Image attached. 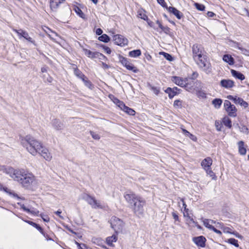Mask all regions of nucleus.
<instances>
[{
  "instance_id": "1",
  "label": "nucleus",
  "mask_w": 249,
  "mask_h": 249,
  "mask_svg": "<svg viewBox=\"0 0 249 249\" xmlns=\"http://www.w3.org/2000/svg\"><path fill=\"white\" fill-rule=\"evenodd\" d=\"M19 141L22 146L33 156H36L38 154L47 161L52 160V156L49 150L43 146L41 142L31 135L20 136Z\"/></svg>"
},
{
  "instance_id": "2",
  "label": "nucleus",
  "mask_w": 249,
  "mask_h": 249,
  "mask_svg": "<svg viewBox=\"0 0 249 249\" xmlns=\"http://www.w3.org/2000/svg\"><path fill=\"white\" fill-rule=\"evenodd\" d=\"M125 200L131 205V208L136 215L142 214L143 212V206L145 204L144 198L131 191H127L124 194Z\"/></svg>"
},
{
  "instance_id": "3",
  "label": "nucleus",
  "mask_w": 249,
  "mask_h": 249,
  "mask_svg": "<svg viewBox=\"0 0 249 249\" xmlns=\"http://www.w3.org/2000/svg\"><path fill=\"white\" fill-rule=\"evenodd\" d=\"M24 187L28 188L35 181V177L31 173L24 169L18 170L14 180Z\"/></svg>"
},
{
  "instance_id": "4",
  "label": "nucleus",
  "mask_w": 249,
  "mask_h": 249,
  "mask_svg": "<svg viewBox=\"0 0 249 249\" xmlns=\"http://www.w3.org/2000/svg\"><path fill=\"white\" fill-rule=\"evenodd\" d=\"M204 50L202 49V56L201 57L195 59L198 67L207 74L210 73L212 71L211 65L206 59V56L204 54Z\"/></svg>"
},
{
  "instance_id": "5",
  "label": "nucleus",
  "mask_w": 249,
  "mask_h": 249,
  "mask_svg": "<svg viewBox=\"0 0 249 249\" xmlns=\"http://www.w3.org/2000/svg\"><path fill=\"white\" fill-rule=\"evenodd\" d=\"M83 198L93 209H102L104 208L99 201L97 200L94 197H92L89 195H86L84 196Z\"/></svg>"
},
{
  "instance_id": "6",
  "label": "nucleus",
  "mask_w": 249,
  "mask_h": 249,
  "mask_svg": "<svg viewBox=\"0 0 249 249\" xmlns=\"http://www.w3.org/2000/svg\"><path fill=\"white\" fill-rule=\"evenodd\" d=\"M110 223L111 228L116 232L121 231L124 226L123 221L115 216H113L111 218Z\"/></svg>"
},
{
  "instance_id": "7",
  "label": "nucleus",
  "mask_w": 249,
  "mask_h": 249,
  "mask_svg": "<svg viewBox=\"0 0 249 249\" xmlns=\"http://www.w3.org/2000/svg\"><path fill=\"white\" fill-rule=\"evenodd\" d=\"M224 107L229 116L235 117L237 116V108L229 100L224 101Z\"/></svg>"
},
{
  "instance_id": "8",
  "label": "nucleus",
  "mask_w": 249,
  "mask_h": 249,
  "mask_svg": "<svg viewBox=\"0 0 249 249\" xmlns=\"http://www.w3.org/2000/svg\"><path fill=\"white\" fill-rule=\"evenodd\" d=\"M119 61L121 64L129 71H131L135 73L138 72V69L135 67L126 58L120 56Z\"/></svg>"
},
{
  "instance_id": "9",
  "label": "nucleus",
  "mask_w": 249,
  "mask_h": 249,
  "mask_svg": "<svg viewBox=\"0 0 249 249\" xmlns=\"http://www.w3.org/2000/svg\"><path fill=\"white\" fill-rule=\"evenodd\" d=\"M202 85V83L199 81H189V79L188 80L187 82H186V85L184 86L185 89L191 92H194L196 90L197 87L198 86L200 87Z\"/></svg>"
},
{
  "instance_id": "10",
  "label": "nucleus",
  "mask_w": 249,
  "mask_h": 249,
  "mask_svg": "<svg viewBox=\"0 0 249 249\" xmlns=\"http://www.w3.org/2000/svg\"><path fill=\"white\" fill-rule=\"evenodd\" d=\"M18 170H15L11 167L2 165L0 166V171L4 173L15 180L17 175V173Z\"/></svg>"
},
{
  "instance_id": "11",
  "label": "nucleus",
  "mask_w": 249,
  "mask_h": 249,
  "mask_svg": "<svg viewBox=\"0 0 249 249\" xmlns=\"http://www.w3.org/2000/svg\"><path fill=\"white\" fill-rule=\"evenodd\" d=\"M113 40L114 43L121 46L127 44V39L121 35H115L113 36Z\"/></svg>"
},
{
  "instance_id": "12",
  "label": "nucleus",
  "mask_w": 249,
  "mask_h": 249,
  "mask_svg": "<svg viewBox=\"0 0 249 249\" xmlns=\"http://www.w3.org/2000/svg\"><path fill=\"white\" fill-rule=\"evenodd\" d=\"M202 49L203 48L200 45L195 44L193 46L192 50L194 60L201 57V56H202Z\"/></svg>"
},
{
  "instance_id": "13",
  "label": "nucleus",
  "mask_w": 249,
  "mask_h": 249,
  "mask_svg": "<svg viewBox=\"0 0 249 249\" xmlns=\"http://www.w3.org/2000/svg\"><path fill=\"white\" fill-rule=\"evenodd\" d=\"M227 98L229 100H232L236 104H239L241 106L246 108L248 107V103L245 101L242 98L238 97L237 96H233L232 95H228Z\"/></svg>"
},
{
  "instance_id": "14",
  "label": "nucleus",
  "mask_w": 249,
  "mask_h": 249,
  "mask_svg": "<svg viewBox=\"0 0 249 249\" xmlns=\"http://www.w3.org/2000/svg\"><path fill=\"white\" fill-rule=\"evenodd\" d=\"M190 78H182L178 76H172L171 78V80L173 82H174L176 85L184 88V86L186 85V82H187L188 79H190Z\"/></svg>"
},
{
  "instance_id": "15",
  "label": "nucleus",
  "mask_w": 249,
  "mask_h": 249,
  "mask_svg": "<svg viewBox=\"0 0 249 249\" xmlns=\"http://www.w3.org/2000/svg\"><path fill=\"white\" fill-rule=\"evenodd\" d=\"M193 241L198 247L203 248L205 246L206 239L203 236L195 237L193 238Z\"/></svg>"
},
{
  "instance_id": "16",
  "label": "nucleus",
  "mask_w": 249,
  "mask_h": 249,
  "mask_svg": "<svg viewBox=\"0 0 249 249\" xmlns=\"http://www.w3.org/2000/svg\"><path fill=\"white\" fill-rule=\"evenodd\" d=\"M220 86L225 89H231L234 86V82L230 79H222L220 83Z\"/></svg>"
},
{
  "instance_id": "17",
  "label": "nucleus",
  "mask_w": 249,
  "mask_h": 249,
  "mask_svg": "<svg viewBox=\"0 0 249 249\" xmlns=\"http://www.w3.org/2000/svg\"><path fill=\"white\" fill-rule=\"evenodd\" d=\"M0 190L3 191L12 197L17 198V199H20V197L18 196V195L16 194L13 191L8 189L6 187H4L2 184L0 183Z\"/></svg>"
},
{
  "instance_id": "18",
  "label": "nucleus",
  "mask_w": 249,
  "mask_h": 249,
  "mask_svg": "<svg viewBox=\"0 0 249 249\" xmlns=\"http://www.w3.org/2000/svg\"><path fill=\"white\" fill-rule=\"evenodd\" d=\"M212 159L210 157H207L202 161L201 165L203 168L205 170L206 169L211 168V166L212 165Z\"/></svg>"
},
{
  "instance_id": "19",
  "label": "nucleus",
  "mask_w": 249,
  "mask_h": 249,
  "mask_svg": "<svg viewBox=\"0 0 249 249\" xmlns=\"http://www.w3.org/2000/svg\"><path fill=\"white\" fill-rule=\"evenodd\" d=\"M83 50L85 55L90 58H92V59L96 58V57H97L98 55H99L101 56L99 52H91V51L88 50L87 49H85V48H83Z\"/></svg>"
},
{
  "instance_id": "20",
  "label": "nucleus",
  "mask_w": 249,
  "mask_h": 249,
  "mask_svg": "<svg viewBox=\"0 0 249 249\" xmlns=\"http://www.w3.org/2000/svg\"><path fill=\"white\" fill-rule=\"evenodd\" d=\"M65 0H50V6L52 10H55L59 5L64 2Z\"/></svg>"
},
{
  "instance_id": "21",
  "label": "nucleus",
  "mask_w": 249,
  "mask_h": 249,
  "mask_svg": "<svg viewBox=\"0 0 249 249\" xmlns=\"http://www.w3.org/2000/svg\"><path fill=\"white\" fill-rule=\"evenodd\" d=\"M168 10L169 12L174 14L179 19L182 17V13L175 7H169L168 8Z\"/></svg>"
},
{
  "instance_id": "22",
  "label": "nucleus",
  "mask_w": 249,
  "mask_h": 249,
  "mask_svg": "<svg viewBox=\"0 0 249 249\" xmlns=\"http://www.w3.org/2000/svg\"><path fill=\"white\" fill-rule=\"evenodd\" d=\"M52 124L53 126L56 130H60L63 127V124L57 119H53L52 121Z\"/></svg>"
},
{
  "instance_id": "23",
  "label": "nucleus",
  "mask_w": 249,
  "mask_h": 249,
  "mask_svg": "<svg viewBox=\"0 0 249 249\" xmlns=\"http://www.w3.org/2000/svg\"><path fill=\"white\" fill-rule=\"evenodd\" d=\"M237 144L239 154L241 155H245L247 152V150L244 146V142L242 141H239Z\"/></svg>"
},
{
  "instance_id": "24",
  "label": "nucleus",
  "mask_w": 249,
  "mask_h": 249,
  "mask_svg": "<svg viewBox=\"0 0 249 249\" xmlns=\"http://www.w3.org/2000/svg\"><path fill=\"white\" fill-rule=\"evenodd\" d=\"M203 225L208 229L212 230L213 226H212L213 224H215L216 222L213 220L208 219H204L203 220Z\"/></svg>"
},
{
  "instance_id": "25",
  "label": "nucleus",
  "mask_w": 249,
  "mask_h": 249,
  "mask_svg": "<svg viewBox=\"0 0 249 249\" xmlns=\"http://www.w3.org/2000/svg\"><path fill=\"white\" fill-rule=\"evenodd\" d=\"M202 85L200 87L198 86L195 91H196V94L198 97L205 98H206V94L204 90H202Z\"/></svg>"
},
{
  "instance_id": "26",
  "label": "nucleus",
  "mask_w": 249,
  "mask_h": 249,
  "mask_svg": "<svg viewBox=\"0 0 249 249\" xmlns=\"http://www.w3.org/2000/svg\"><path fill=\"white\" fill-rule=\"evenodd\" d=\"M223 60L228 63L230 65H232L234 63V58L230 54H225L223 56Z\"/></svg>"
},
{
  "instance_id": "27",
  "label": "nucleus",
  "mask_w": 249,
  "mask_h": 249,
  "mask_svg": "<svg viewBox=\"0 0 249 249\" xmlns=\"http://www.w3.org/2000/svg\"><path fill=\"white\" fill-rule=\"evenodd\" d=\"M231 73L233 77L241 80H243L245 78V76L242 73L235 70H231Z\"/></svg>"
},
{
  "instance_id": "28",
  "label": "nucleus",
  "mask_w": 249,
  "mask_h": 249,
  "mask_svg": "<svg viewBox=\"0 0 249 249\" xmlns=\"http://www.w3.org/2000/svg\"><path fill=\"white\" fill-rule=\"evenodd\" d=\"M18 36L20 38H24L26 39L27 40L34 43L33 40H32V38L30 37L27 33V32H17Z\"/></svg>"
},
{
  "instance_id": "29",
  "label": "nucleus",
  "mask_w": 249,
  "mask_h": 249,
  "mask_svg": "<svg viewBox=\"0 0 249 249\" xmlns=\"http://www.w3.org/2000/svg\"><path fill=\"white\" fill-rule=\"evenodd\" d=\"M51 34H48L46 32V35L53 40L55 42H58L60 38L59 36L57 34L56 32H50Z\"/></svg>"
},
{
  "instance_id": "30",
  "label": "nucleus",
  "mask_w": 249,
  "mask_h": 249,
  "mask_svg": "<svg viewBox=\"0 0 249 249\" xmlns=\"http://www.w3.org/2000/svg\"><path fill=\"white\" fill-rule=\"evenodd\" d=\"M217 225H218L217 227L222 229L224 232L232 234V232L231 231L232 230L231 228L224 227L222 223L219 222L217 223Z\"/></svg>"
},
{
  "instance_id": "31",
  "label": "nucleus",
  "mask_w": 249,
  "mask_h": 249,
  "mask_svg": "<svg viewBox=\"0 0 249 249\" xmlns=\"http://www.w3.org/2000/svg\"><path fill=\"white\" fill-rule=\"evenodd\" d=\"M116 236L113 235L111 236L108 237L106 239V242L107 245L110 246H112L113 242H115L117 241Z\"/></svg>"
},
{
  "instance_id": "32",
  "label": "nucleus",
  "mask_w": 249,
  "mask_h": 249,
  "mask_svg": "<svg viewBox=\"0 0 249 249\" xmlns=\"http://www.w3.org/2000/svg\"><path fill=\"white\" fill-rule=\"evenodd\" d=\"M83 82L84 83L85 85L88 87V88L92 89L94 88V86L92 84V83L88 79V78L85 76V78H83L82 80Z\"/></svg>"
},
{
  "instance_id": "33",
  "label": "nucleus",
  "mask_w": 249,
  "mask_h": 249,
  "mask_svg": "<svg viewBox=\"0 0 249 249\" xmlns=\"http://www.w3.org/2000/svg\"><path fill=\"white\" fill-rule=\"evenodd\" d=\"M27 222L28 223L31 225L35 227L44 235V236H45V234L44 232L43 229L39 225L37 224L36 223H34L33 222L30 221H27Z\"/></svg>"
},
{
  "instance_id": "34",
  "label": "nucleus",
  "mask_w": 249,
  "mask_h": 249,
  "mask_svg": "<svg viewBox=\"0 0 249 249\" xmlns=\"http://www.w3.org/2000/svg\"><path fill=\"white\" fill-rule=\"evenodd\" d=\"M141 55L140 50H135L129 52V56L132 57H137Z\"/></svg>"
},
{
  "instance_id": "35",
  "label": "nucleus",
  "mask_w": 249,
  "mask_h": 249,
  "mask_svg": "<svg viewBox=\"0 0 249 249\" xmlns=\"http://www.w3.org/2000/svg\"><path fill=\"white\" fill-rule=\"evenodd\" d=\"M138 17L142 19H143L144 20H148V17L145 14V12L143 10H139L138 11Z\"/></svg>"
},
{
  "instance_id": "36",
  "label": "nucleus",
  "mask_w": 249,
  "mask_h": 249,
  "mask_svg": "<svg viewBox=\"0 0 249 249\" xmlns=\"http://www.w3.org/2000/svg\"><path fill=\"white\" fill-rule=\"evenodd\" d=\"M222 103V100L220 99L216 98L213 100L212 104L216 108H219Z\"/></svg>"
},
{
  "instance_id": "37",
  "label": "nucleus",
  "mask_w": 249,
  "mask_h": 249,
  "mask_svg": "<svg viewBox=\"0 0 249 249\" xmlns=\"http://www.w3.org/2000/svg\"><path fill=\"white\" fill-rule=\"evenodd\" d=\"M165 92L168 94L169 98H173L177 94L176 91H174L172 88H168L165 90Z\"/></svg>"
},
{
  "instance_id": "38",
  "label": "nucleus",
  "mask_w": 249,
  "mask_h": 249,
  "mask_svg": "<svg viewBox=\"0 0 249 249\" xmlns=\"http://www.w3.org/2000/svg\"><path fill=\"white\" fill-rule=\"evenodd\" d=\"M74 74L78 77V78H80L81 79H83V78H85V77L86 76L84 74L82 73V72L77 68H74Z\"/></svg>"
},
{
  "instance_id": "39",
  "label": "nucleus",
  "mask_w": 249,
  "mask_h": 249,
  "mask_svg": "<svg viewBox=\"0 0 249 249\" xmlns=\"http://www.w3.org/2000/svg\"><path fill=\"white\" fill-rule=\"evenodd\" d=\"M222 122L226 126H227L230 128L231 127V121L228 117H225L223 118Z\"/></svg>"
},
{
  "instance_id": "40",
  "label": "nucleus",
  "mask_w": 249,
  "mask_h": 249,
  "mask_svg": "<svg viewBox=\"0 0 249 249\" xmlns=\"http://www.w3.org/2000/svg\"><path fill=\"white\" fill-rule=\"evenodd\" d=\"M73 10L75 12V13L81 18L84 19L85 18V15L82 11L81 9L78 6H75L74 7Z\"/></svg>"
},
{
  "instance_id": "41",
  "label": "nucleus",
  "mask_w": 249,
  "mask_h": 249,
  "mask_svg": "<svg viewBox=\"0 0 249 249\" xmlns=\"http://www.w3.org/2000/svg\"><path fill=\"white\" fill-rule=\"evenodd\" d=\"M98 39L104 42H108L109 41V37L106 34H104L99 36Z\"/></svg>"
},
{
  "instance_id": "42",
  "label": "nucleus",
  "mask_w": 249,
  "mask_h": 249,
  "mask_svg": "<svg viewBox=\"0 0 249 249\" xmlns=\"http://www.w3.org/2000/svg\"><path fill=\"white\" fill-rule=\"evenodd\" d=\"M125 112L127 113L129 115H135V111L132 108L126 106L124 109L123 110Z\"/></svg>"
},
{
  "instance_id": "43",
  "label": "nucleus",
  "mask_w": 249,
  "mask_h": 249,
  "mask_svg": "<svg viewBox=\"0 0 249 249\" xmlns=\"http://www.w3.org/2000/svg\"><path fill=\"white\" fill-rule=\"evenodd\" d=\"M228 242L231 245H234L236 247H238V241L234 238H230L228 240Z\"/></svg>"
},
{
  "instance_id": "44",
  "label": "nucleus",
  "mask_w": 249,
  "mask_h": 249,
  "mask_svg": "<svg viewBox=\"0 0 249 249\" xmlns=\"http://www.w3.org/2000/svg\"><path fill=\"white\" fill-rule=\"evenodd\" d=\"M147 23L150 27H153L154 28H156V26H155V24H156L162 29L160 23L158 21H157L156 23H154L152 21H147Z\"/></svg>"
},
{
  "instance_id": "45",
  "label": "nucleus",
  "mask_w": 249,
  "mask_h": 249,
  "mask_svg": "<svg viewBox=\"0 0 249 249\" xmlns=\"http://www.w3.org/2000/svg\"><path fill=\"white\" fill-rule=\"evenodd\" d=\"M194 5L195 7L199 11H204L205 10V7L202 4L195 3Z\"/></svg>"
},
{
  "instance_id": "46",
  "label": "nucleus",
  "mask_w": 249,
  "mask_h": 249,
  "mask_svg": "<svg viewBox=\"0 0 249 249\" xmlns=\"http://www.w3.org/2000/svg\"><path fill=\"white\" fill-rule=\"evenodd\" d=\"M161 54L163 55L164 58H165L167 60L172 61L173 60V57L170 54L165 52H162Z\"/></svg>"
},
{
  "instance_id": "47",
  "label": "nucleus",
  "mask_w": 249,
  "mask_h": 249,
  "mask_svg": "<svg viewBox=\"0 0 249 249\" xmlns=\"http://www.w3.org/2000/svg\"><path fill=\"white\" fill-rule=\"evenodd\" d=\"M173 105L175 107L181 108L182 107V102L180 100H176L174 101Z\"/></svg>"
},
{
  "instance_id": "48",
  "label": "nucleus",
  "mask_w": 249,
  "mask_h": 249,
  "mask_svg": "<svg viewBox=\"0 0 249 249\" xmlns=\"http://www.w3.org/2000/svg\"><path fill=\"white\" fill-rule=\"evenodd\" d=\"M205 170L206 171L207 174L208 175H209L210 177H212L213 178H214V177H215V174L213 172V171L211 170V167L210 168L206 169H205Z\"/></svg>"
},
{
  "instance_id": "49",
  "label": "nucleus",
  "mask_w": 249,
  "mask_h": 249,
  "mask_svg": "<svg viewBox=\"0 0 249 249\" xmlns=\"http://www.w3.org/2000/svg\"><path fill=\"white\" fill-rule=\"evenodd\" d=\"M90 135H91L92 137L95 139V140H99L100 138V136L99 134L96 133V132H94L93 131H90Z\"/></svg>"
},
{
  "instance_id": "50",
  "label": "nucleus",
  "mask_w": 249,
  "mask_h": 249,
  "mask_svg": "<svg viewBox=\"0 0 249 249\" xmlns=\"http://www.w3.org/2000/svg\"><path fill=\"white\" fill-rule=\"evenodd\" d=\"M43 78L45 82L47 81L49 83H51L53 81V78L49 75H47V76H46V75L44 74L43 76Z\"/></svg>"
},
{
  "instance_id": "51",
  "label": "nucleus",
  "mask_w": 249,
  "mask_h": 249,
  "mask_svg": "<svg viewBox=\"0 0 249 249\" xmlns=\"http://www.w3.org/2000/svg\"><path fill=\"white\" fill-rule=\"evenodd\" d=\"M183 215L184 217H187L191 221H193V219L191 217L189 214V210L188 209H186V211H184Z\"/></svg>"
},
{
  "instance_id": "52",
  "label": "nucleus",
  "mask_w": 249,
  "mask_h": 249,
  "mask_svg": "<svg viewBox=\"0 0 249 249\" xmlns=\"http://www.w3.org/2000/svg\"><path fill=\"white\" fill-rule=\"evenodd\" d=\"M239 50L241 51L243 54L246 55H249V50L243 48H239Z\"/></svg>"
},
{
  "instance_id": "53",
  "label": "nucleus",
  "mask_w": 249,
  "mask_h": 249,
  "mask_svg": "<svg viewBox=\"0 0 249 249\" xmlns=\"http://www.w3.org/2000/svg\"><path fill=\"white\" fill-rule=\"evenodd\" d=\"M158 2L163 7H165L168 9L167 4L164 0H157Z\"/></svg>"
},
{
  "instance_id": "54",
  "label": "nucleus",
  "mask_w": 249,
  "mask_h": 249,
  "mask_svg": "<svg viewBox=\"0 0 249 249\" xmlns=\"http://www.w3.org/2000/svg\"><path fill=\"white\" fill-rule=\"evenodd\" d=\"M118 103L119 104H118V106L122 109L124 110V108L126 107V106L124 104V103L122 101H118Z\"/></svg>"
},
{
  "instance_id": "55",
  "label": "nucleus",
  "mask_w": 249,
  "mask_h": 249,
  "mask_svg": "<svg viewBox=\"0 0 249 249\" xmlns=\"http://www.w3.org/2000/svg\"><path fill=\"white\" fill-rule=\"evenodd\" d=\"M240 130L244 133L248 134L249 129L247 127L244 125L240 128Z\"/></svg>"
},
{
  "instance_id": "56",
  "label": "nucleus",
  "mask_w": 249,
  "mask_h": 249,
  "mask_svg": "<svg viewBox=\"0 0 249 249\" xmlns=\"http://www.w3.org/2000/svg\"><path fill=\"white\" fill-rule=\"evenodd\" d=\"M40 216L41 217L44 221L49 222L50 221V218L47 215H44L43 214H40Z\"/></svg>"
},
{
  "instance_id": "57",
  "label": "nucleus",
  "mask_w": 249,
  "mask_h": 249,
  "mask_svg": "<svg viewBox=\"0 0 249 249\" xmlns=\"http://www.w3.org/2000/svg\"><path fill=\"white\" fill-rule=\"evenodd\" d=\"M28 213H32V214H33L34 215H36V216H38L39 214V211L37 210H30V212H28Z\"/></svg>"
},
{
  "instance_id": "58",
  "label": "nucleus",
  "mask_w": 249,
  "mask_h": 249,
  "mask_svg": "<svg viewBox=\"0 0 249 249\" xmlns=\"http://www.w3.org/2000/svg\"><path fill=\"white\" fill-rule=\"evenodd\" d=\"M151 89H152V91H153V92L156 95H158L160 92V89L159 88H157L154 87H152L151 88Z\"/></svg>"
},
{
  "instance_id": "59",
  "label": "nucleus",
  "mask_w": 249,
  "mask_h": 249,
  "mask_svg": "<svg viewBox=\"0 0 249 249\" xmlns=\"http://www.w3.org/2000/svg\"><path fill=\"white\" fill-rule=\"evenodd\" d=\"M215 125L218 131H221V125L218 121H215Z\"/></svg>"
},
{
  "instance_id": "60",
  "label": "nucleus",
  "mask_w": 249,
  "mask_h": 249,
  "mask_svg": "<svg viewBox=\"0 0 249 249\" xmlns=\"http://www.w3.org/2000/svg\"><path fill=\"white\" fill-rule=\"evenodd\" d=\"M172 215L173 218L175 219V221L179 220V218H178V215L177 214V213L176 212H173L172 213Z\"/></svg>"
},
{
  "instance_id": "61",
  "label": "nucleus",
  "mask_w": 249,
  "mask_h": 249,
  "mask_svg": "<svg viewBox=\"0 0 249 249\" xmlns=\"http://www.w3.org/2000/svg\"><path fill=\"white\" fill-rule=\"evenodd\" d=\"M99 54H100L101 56L99 55H98V56L96 57V58H98L100 60H106L107 59V57L104 55H103L102 53H99Z\"/></svg>"
},
{
  "instance_id": "62",
  "label": "nucleus",
  "mask_w": 249,
  "mask_h": 249,
  "mask_svg": "<svg viewBox=\"0 0 249 249\" xmlns=\"http://www.w3.org/2000/svg\"><path fill=\"white\" fill-rule=\"evenodd\" d=\"M18 205H20L21 208L25 212H30V210L27 208L24 204H20L19 203H18Z\"/></svg>"
},
{
  "instance_id": "63",
  "label": "nucleus",
  "mask_w": 249,
  "mask_h": 249,
  "mask_svg": "<svg viewBox=\"0 0 249 249\" xmlns=\"http://www.w3.org/2000/svg\"><path fill=\"white\" fill-rule=\"evenodd\" d=\"M188 137H189L192 140H193L194 142H196L197 140L196 136H195V135H193L191 133H190Z\"/></svg>"
},
{
  "instance_id": "64",
  "label": "nucleus",
  "mask_w": 249,
  "mask_h": 249,
  "mask_svg": "<svg viewBox=\"0 0 249 249\" xmlns=\"http://www.w3.org/2000/svg\"><path fill=\"white\" fill-rule=\"evenodd\" d=\"M103 48L107 54H110L111 51L109 47L104 46Z\"/></svg>"
}]
</instances>
